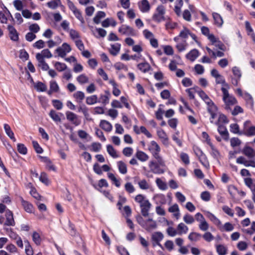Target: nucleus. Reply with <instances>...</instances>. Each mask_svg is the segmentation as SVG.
<instances>
[{
    "instance_id": "680f3d73",
    "label": "nucleus",
    "mask_w": 255,
    "mask_h": 255,
    "mask_svg": "<svg viewBox=\"0 0 255 255\" xmlns=\"http://www.w3.org/2000/svg\"><path fill=\"white\" fill-rule=\"evenodd\" d=\"M165 28L167 30H172L175 29L177 26V23L173 22L170 19H168L165 23Z\"/></svg>"
},
{
    "instance_id": "4c0bfd02",
    "label": "nucleus",
    "mask_w": 255,
    "mask_h": 255,
    "mask_svg": "<svg viewBox=\"0 0 255 255\" xmlns=\"http://www.w3.org/2000/svg\"><path fill=\"white\" fill-rule=\"evenodd\" d=\"M116 25V21L112 18H106L102 22V25L104 27H108L110 25L115 27Z\"/></svg>"
},
{
    "instance_id": "ddd939ff",
    "label": "nucleus",
    "mask_w": 255,
    "mask_h": 255,
    "mask_svg": "<svg viewBox=\"0 0 255 255\" xmlns=\"http://www.w3.org/2000/svg\"><path fill=\"white\" fill-rule=\"evenodd\" d=\"M238 164H243L246 167H252L255 168V161L253 160H247L244 156L239 157L236 160Z\"/></svg>"
},
{
    "instance_id": "393cba45",
    "label": "nucleus",
    "mask_w": 255,
    "mask_h": 255,
    "mask_svg": "<svg viewBox=\"0 0 255 255\" xmlns=\"http://www.w3.org/2000/svg\"><path fill=\"white\" fill-rule=\"evenodd\" d=\"M218 227L222 232H231L234 229V225L229 222H227L224 225H222L221 223L220 225Z\"/></svg>"
},
{
    "instance_id": "e2e57ef3",
    "label": "nucleus",
    "mask_w": 255,
    "mask_h": 255,
    "mask_svg": "<svg viewBox=\"0 0 255 255\" xmlns=\"http://www.w3.org/2000/svg\"><path fill=\"white\" fill-rule=\"evenodd\" d=\"M39 180L44 184L48 185L50 183L47 175L45 172H42L39 177Z\"/></svg>"
},
{
    "instance_id": "7ed1b4c3",
    "label": "nucleus",
    "mask_w": 255,
    "mask_h": 255,
    "mask_svg": "<svg viewBox=\"0 0 255 255\" xmlns=\"http://www.w3.org/2000/svg\"><path fill=\"white\" fill-rule=\"evenodd\" d=\"M134 200L135 202L139 204L142 215L144 217L148 216L149 211L151 207V204L149 200L145 196L141 194L136 195Z\"/></svg>"
},
{
    "instance_id": "3c124183",
    "label": "nucleus",
    "mask_w": 255,
    "mask_h": 255,
    "mask_svg": "<svg viewBox=\"0 0 255 255\" xmlns=\"http://www.w3.org/2000/svg\"><path fill=\"white\" fill-rule=\"evenodd\" d=\"M55 38L56 39L55 41H54L52 40H49L47 41V43L49 48L53 47L54 46L59 45L61 43L62 40L59 36L56 37Z\"/></svg>"
},
{
    "instance_id": "c756f323",
    "label": "nucleus",
    "mask_w": 255,
    "mask_h": 255,
    "mask_svg": "<svg viewBox=\"0 0 255 255\" xmlns=\"http://www.w3.org/2000/svg\"><path fill=\"white\" fill-rule=\"evenodd\" d=\"M21 204L24 209V210L29 213H32L34 211V207L33 205L29 203L28 202L24 200L23 199H21Z\"/></svg>"
},
{
    "instance_id": "5701e85b",
    "label": "nucleus",
    "mask_w": 255,
    "mask_h": 255,
    "mask_svg": "<svg viewBox=\"0 0 255 255\" xmlns=\"http://www.w3.org/2000/svg\"><path fill=\"white\" fill-rule=\"evenodd\" d=\"M212 16L214 20V24L218 27H222L224 23L222 17L216 12H213Z\"/></svg>"
},
{
    "instance_id": "b1692460",
    "label": "nucleus",
    "mask_w": 255,
    "mask_h": 255,
    "mask_svg": "<svg viewBox=\"0 0 255 255\" xmlns=\"http://www.w3.org/2000/svg\"><path fill=\"white\" fill-rule=\"evenodd\" d=\"M52 57V54L48 49H45L36 54V58L38 59L39 57L43 59L46 58H50Z\"/></svg>"
},
{
    "instance_id": "a18cd8bd",
    "label": "nucleus",
    "mask_w": 255,
    "mask_h": 255,
    "mask_svg": "<svg viewBox=\"0 0 255 255\" xmlns=\"http://www.w3.org/2000/svg\"><path fill=\"white\" fill-rule=\"evenodd\" d=\"M155 182L158 187L161 190H165L167 189L166 183L161 179L157 178L156 179Z\"/></svg>"
},
{
    "instance_id": "5fc2aeb1",
    "label": "nucleus",
    "mask_w": 255,
    "mask_h": 255,
    "mask_svg": "<svg viewBox=\"0 0 255 255\" xmlns=\"http://www.w3.org/2000/svg\"><path fill=\"white\" fill-rule=\"evenodd\" d=\"M54 66L55 69L59 72L63 71L67 69V66L65 63L59 62H55Z\"/></svg>"
},
{
    "instance_id": "052dcab7",
    "label": "nucleus",
    "mask_w": 255,
    "mask_h": 255,
    "mask_svg": "<svg viewBox=\"0 0 255 255\" xmlns=\"http://www.w3.org/2000/svg\"><path fill=\"white\" fill-rule=\"evenodd\" d=\"M70 38L74 41L80 39V36L79 33L74 29H71L69 31Z\"/></svg>"
},
{
    "instance_id": "9b49d317",
    "label": "nucleus",
    "mask_w": 255,
    "mask_h": 255,
    "mask_svg": "<svg viewBox=\"0 0 255 255\" xmlns=\"http://www.w3.org/2000/svg\"><path fill=\"white\" fill-rule=\"evenodd\" d=\"M142 228L146 231L150 232L156 229V222L152 218H148V219L145 220V223L144 224Z\"/></svg>"
},
{
    "instance_id": "13d9d810",
    "label": "nucleus",
    "mask_w": 255,
    "mask_h": 255,
    "mask_svg": "<svg viewBox=\"0 0 255 255\" xmlns=\"http://www.w3.org/2000/svg\"><path fill=\"white\" fill-rule=\"evenodd\" d=\"M215 119H214V123H212L213 124L218 125L220 123H228L226 117L223 114H220L219 115L217 121H215Z\"/></svg>"
},
{
    "instance_id": "79ce46f5",
    "label": "nucleus",
    "mask_w": 255,
    "mask_h": 255,
    "mask_svg": "<svg viewBox=\"0 0 255 255\" xmlns=\"http://www.w3.org/2000/svg\"><path fill=\"white\" fill-rule=\"evenodd\" d=\"M38 61V66L43 71H47L49 70V67L48 65L45 62L44 59L39 57L38 59H36Z\"/></svg>"
},
{
    "instance_id": "e433bc0d",
    "label": "nucleus",
    "mask_w": 255,
    "mask_h": 255,
    "mask_svg": "<svg viewBox=\"0 0 255 255\" xmlns=\"http://www.w3.org/2000/svg\"><path fill=\"white\" fill-rule=\"evenodd\" d=\"M117 164L119 172L122 174H126L128 172L127 164L123 161H118Z\"/></svg>"
},
{
    "instance_id": "603ef678",
    "label": "nucleus",
    "mask_w": 255,
    "mask_h": 255,
    "mask_svg": "<svg viewBox=\"0 0 255 255\" xmlns=\"http://www.w3.org/2000/svg\"><path fill=\"white\" fill-rule=\"evenodd\" d=\"M201 235L196 232H192L188 235V239L192 242H197L200 240Z\"/></svg>"
},
{
    "instance_id": "39448f33",
    "label": "nucleus",
    "mask_w": 255,
    "mask_h": 255,
    "mask_svg": "<svg viewBox=\"0 0 255 255\" xmlns=\"http://www.w3.org/2000/svg\"><path fill=\"white\" fill-rule=\"evenodd\" d=\"M203 34L207 37L208 39L212 42V44L219 48L221 50H224V44L213 34L210 33L209 29L206 26H202L201 28Z\"/></svg>"
},
{
    "instance_id": "4be33fe9",
    "label": "nucleus",
    "mask_w": 255,
    "mask_h": 255,
    "mask_svg": "<svg viewBox=\"0 0 255 255\" xmlns=\"http://www.w3.org/2000/svg\"><path fill=\"white\" fill-rule=\"evenodd\" d=\"M138 7L142 12H147L150 9V4L147 0H142L139 2Z\"/></svg>"
},
{
    "instance_id": "f704fd0d",
    "label": "nucleus",
    "mask_w": 255,
    "mask_h": 255,
    "mask_svg": "<svg viewBox=\"0 0 255 255\" xmlns=\"http://www.w3.org/2000/svg\"><path fill=\"white\" fill-rule=\"evenodd\" d=\"M121 45L119 43H116L111 45V48L109 49L110 53L114 55H117L120 52Z\"/></svg>"
},
{
    "instance_id": "9d476101",
    "label": "nucleus",
    "mask_w": 255,
    "mask_h": 255,
    "mask_svg": "<svg viewBox=\"0 0 255 255\" xmlns=\"http://www.w3.org/2000/svg\"><path fill=\"white\" fill-rule=\"evenodd\" d=\"M244 129L247 136L255 135V126L251 125L250 121H246L244 123Z\"/></svg>"
},
{
    "instance_id": "f257e3e1",
    "label": "nucleus",
    "mask_w": 255,
    "mask_h": 255,
    "mask_svg": "<svg viewBox=\"0 0 255 255\" xmlns=\"http://www.w3.org/2000/svg\"><path fill=\"white\" fill-rule=\"evenodd\" d=\"M197 93L200 97L206 104L208 112L211 115V118L210 119V122L211 123H214V119L217 117L218 114L217 106L203 91L199 90L197 91Z\"/></svg>"
},
{
    "instance_id": "864d4df0",
    "label": "nucleus",
    "mask_w": 255,
    "mask_h": 255,
    "mask_svg": "<svg viewBox=\"0 0 255 255\" xmlns=\"http://www.w3.org/2000/svg\"><path fill=\"white\" fill-rule=\"evenodd\" d=\"M217 252L219 255H225L227 253V248L222 245H219L216 246Z\"/></svg>"
},
{
    "instance_id": "58836bf2",
    "label": "nucleus",
    "mask_w": 255,
    "mask_h": 255,
    "mask_svg": "<svg viewBox=\"0 0 255 255\" xmlns=\"http://www.w3.org/2000/svg\"><path fill=\"white\" fill-rule=\"evenodd\" d=\"M206 215L207 217L217 227H218L219 225H220L221 222L212 213L209 212H207Z\"/></svg>"
},
{
    "instance_id": "c85d7f7f",
    "label": "nucleus",
    "mask_w": 255,
    "mask_h": 255,
    "mask_svg": "<svg viewBox=\"0 0 255 255\" xmlns=\"http://www.w3.org/2000/svg\"><path fill=\"white\" fill-rule=\"evenodd\" d=\"M100 127L104 130L110 132L112 130L113 126L112 124L106 121V120H101L100 124Z\"/></svg>"
},
{
    "instance_id": "f3484780",
    "label": "nucleus",
    "mask_w": 255,
    "mask_h": 255,
    "mask_svg": "<svg viewBox=\"0 0 255 255\" xmlns=\"http://www.w3.org/2000/svg\"><path fill=\"white\" fill-rule=\"evenodd\" d=\"M7 29L10 39L14 41H18V34L15 28L13 26L8 25Z\"/></svg>"
},
{
    "instance_id": "bf43d9fd",
    "label": "nucleus",
    "mask_w": 255,
    "mask_h": 255,
    "mask_svg": "<svg viewBox=\"0 0 255 255\" xmlns=\"http://www.w3.org/2000/svg\"><path fill=\"white\" fill-rule=\"evenodd\" d=\"M125 189L126 191L129 194L133 193L135 190V188L134 186L130 182H127L125 184Z\"/></svg>"
},
{
    "instance_id": "412c9836",
    "label": "nucleus",
    "mask_w": 255,
    "mask_h": 255,
    "mask_svg": "<svg viewBox=\"0 0 255 255\" xmlns=\"http://www.w3.org/2000/svg\"><path fill=\"white\" fill-rule=\"evenodd\" d=\"M6 222L5 225L7 226H14L15 224L14 220L13 217V214L11 211L8 210L5 213Z\"/></svg>"
},
{
    "instance_id": "69168bd1",
    "label": "nucleus",
    "mask_w": 255,
    "mask_h": 255,
    "mask_svg": "<svg viewBox=\"0 0 255 255\" xmlns=\"http://www.w3.org/2000/svg\"><path fill=\"white\" fill-rule=\"evenodd\" d=\"M98 97L96 95H92L86 98V103L88 105H92L97 102Z\"/></svg>"
},
{
    "instance_id": "49530a36",
    "label": "nucleus",
    "mask_w": 255,
    "mask_h": 255,
    "mask_svg": "<svg viewBox=\"0 0 255 255\" xmlns=\"http://www.w3.org/2000/svg\"><path fill=\"white\" fill-rule=\"evenodd\" d=\"M78 135L80 138L82 139L86 140L87 141H89L91 139V137L89 135V134L86 131L83 130H78Z\"/></svg>"
},
{
    "instance_id": "72a5a7b5",
    "label": "nucleus",
    "mask_w": 255,
    "mask_h": 255,
    "mask_svg": "<svg viewBox=\"0 0 255 255\" xmlns=\"http://www.w3.org/2000/svg\"><path fill=\"white\" fill-rule=\"evenodd\" d=\"M183 4L182 0H176L175 1V5L174 6V12L178 16L181 15V8Z\"/></svg>"
},
{
    "instance_id": "37998d69",
    "label": "nucleus",
    "mask_w": 255,
    "mask_h": 255,
    "mask_svg": "<svg viewBox=\"0 0 255 255\" xmlns=\"http://www.w3.org/2000/svg\"><path fill=\"white\" fill-rule=\"evenodd\" d=\"M73 97L77 102L81 103L85 98V94L83 92L79 91L74 93Z\"/></svg>"
},
{
    "instance_id": "c03bdc74",
    "label": "nucleus",
    "mask_w": 255,
    "mask_h": 255,
    "mask_svg": "<svg viewBox=\"0 0 255 255\" xmlns=\"http://www.w3.org/2000/svg\"><path fill=\"white\" fill-rule=\"evenodd\" d=\"M59 115L62 116V114H58L54 110H51L49 113V116L51 117V118L56 122H61V118Z\"/></svg>"
},
{
    "instance_id": "4d7b16f0",
    "label": "nucleus",
    "mask_w": 255,
    "mask_h": 255,
    "mask_svg": "<svg viewBox=\"0 0 255 255\" xmlns=\"http://www.w3.org/2000/svg\"><path fill=\"white\" fill-rule=\"evenodd\" d=\"M108 177L117 187H119L121 186L120 181L116 177L114 174L108 173Z\"/></svg>"
},
{
    "instance_id": "0e129e2a",
    "label": "nucleus",
    "mask_w": 255,
    "mask_h": 255,
    "mask_svg": "<svg viewBox=\"0 0 255 255\" xmlns=\"http://www.w3.org/2000/svg\"><path fill=\"white\" fill-rule=\"evenodd\" d=\"M114 67L116 70H123L125 71H128V67L127 65L121 62H117L114 65Z\"/></svg>"
},
{
    "instance_id": "1a4fd4ad",
    "label": "nucleus",
    "mask_w": 255,
    "mask_h": 255,
    "mask_svg": "<svg viewBox=\"0 0 255 255\" xmlns=\"http://www.w3.org/2000/svg\"><path fill=\"white\" fill-rule=\"evenodd\" d=\"M71 51V46L67 43H64L61 46L58 47L55 50V52L58 54V56L62 58L64 57Z\"/></svg>"
},
{
    "instance_id": "cd10ccee",
    "label": "nucleus",
    "mask_w": 255,
    "mask_h": 255,
    "mask_svg": "<svg viewBox=\"0 0 255 255\" xmlns=\"http://www.w3.org/2000/svg\"><path fill=\"white\" fill-rule=\"evenodd\" d=\"M199 56V52L197 49H193L191 50L186 55V57L190 61H194Z\"/></svg>"
},
{
    "instance_id": "7c9ffc66",
    "label": "nucleus",
    "mask_w": 255,
    "mask_h": 255,
    "mask_svg": "<svg viewBox=\"0 0 255 255\" xmlns=\"http://www.w3.org/2000/svg\"><path fill=\"white\" fill-rule=\"evenodd\" d=\"M177 230L178 231V235H182L183 234H186L188 230V227L183 223H179L177 227Z\"/></svg>"
},
{
    "instance_id": "a211bd4d",
    "label": "nucleus",
    "mask_w": 255,
    "mask_h": 255,
    "mask_svg": "<svg viewBox=\"0 0 255 255\" xmlns=\"http://www.w3.org/2000/svg\"><path fill=\"white\" fill-rule=\"evenodd\" d=\"M242 152L249 158H253L255 157V150L250 146H245L242 150Z\"/></svg>"
},
{
    "instance_id": "20e7f679",
    "label": "nucleus",
    "mask_w": 255,
    "mask_h": 255,
    "mask_svg": "<svg viewBox=\"0 0 255 255\" xmlns=\"http://www.w3.org/2000/svg\"><path fill=\"white\" fill-rule=\"evenodd\" d=\"M223 93V101L224 107L227 111H231V107L237 103V100L233 96L231 95L226 88H221Z\"/></svg>"
},
{
    "instance_id": "f8f14e48",
    "label": "nucleus",
    "mask_w": 255,
    "mask_h": 255,
    "mask_svg": "<svg viewBox=\"0 0 255 255\" xmlns=\"http://www.w3.org/2000/svg\"><path fill=\"white\" fill-rule=\"evenodd\" d=\"M232 72L234 78L232 80V84L235 86H237L242 76V73L239 68L235 66L232 68Z\"/></svg>"
},
{
    "instance_id": "0eeeda50",
    "label": "nucleus",
    "mask_w": 255,
    "mask_h": 255,
    "mask_svg": "<svg viewBox=\"0 0 255 255\" xmlns=\"http://www.w3.org/2000/svg\"><path fill=\"white\" fill-rule=\"evenodd\" d=\"M67 5L69 9L73 12L76 17L83 24L85 22L84 19L82 15L80 10L77 8L74 3L70 0H67Z\"/></svg>"
},
{
    "instance_id": "423d86ee",
    "label": "nucleus",
    "mask_w": 255,
    "mask_h": 255,
    "mask_svg": "<svg viewBox=\"0 0 255 255\" xmlns=\"http://www.w3.org/2000/svg\"><path fill=\"white\" fill-rule=\"evenodd\" d=\"M165 9L163 5H159L156 8L155 13L152 16V20L156 22H160L165 20Z\"/></svg>"
},
{
    "instance_id": "774afa93",
    "label": "nucleus",
    "mask_w": 255,
    "mask_h": 255,
    "mask_svg": "<svg viewBox=\"0 0 255 255\" xmlns=\"http://www.w3.org/2000/svg\"><path fill=\"white\" fill-rule=\"evenodd\" d=\"M123 154L126 157H130L133 152V149L130 147H126L123 149Z\"/></svg>"
},
{
    "instance_id": "bb28decb",
    "label": "nucleus",
    "mask_w": 255,
    "mask_h": 255,
    "mask_svg": "<svg viewBox=\"0 0 255 255\" xmlns=\"http://www.w3.org/2000/svg\"><path fill=\"white\" fill-rule=\"evenodd\" d=\"M137 183L141 190H146L149 189L151 187L149 183L145 179L138 180Z\"/></svg>"
},
{
    "instance_id": "2f4dec72",
    "label": "nucleus",
    "mask_w": 255,
    "mask_h": 255,
    "mask_svg": "<svg viewBox=\"0 0 255 255\" xmlns=\"http://www.w3.org/2000/svg\"><path fill=\"white\" fill-rule=\"evenodd\" d=\"M137 67L143 73L148 72L151 68L150 65L146 62L139 63L137 64Z\"/></svg>"
},
{
    "instance_id": "aec40b11",
    "label": "nucleus",
    "mask_w": 255,
    "mask_h": 255,
    "mask_svg": "<svg viewBox=\"0 0 255 255\" xmlns=\"http://www.w3.org/2000/svg\"><path fill=\"white\" fill-rule=\"evenodd\" d=\"M135 156L138 160L142 162L147 161L149 159L147 154L139 150H136Z\"/></svg>"
},
{
    "instance_id": "a878e982",
    "label": "nucleus",
    "mask_w": 255,
    "mask_h": 255,
    "mask_svg": "<svg viewBox=\"0 0 255 255\" xmlns=\"http://www.w3.org/2000/svg\"><path fill=\"white\" fill-rule=\"evenodd\" d=\"M40 158L42 162L45 163L46 168L49 170L55 171L56 168L52 164L51 161L46 157L40 156Z\"/></svg>"
},
{
    "instance_id": "2eb2a0df",
    "label": "nucleus",
    "mask_w": 255,
    "mask_h": 255,
    "mask_svg": "<svg viewBox=\"0 0 255 255\" xmlns=\"http://www.w3.org/2000/svg\"><path fill=\"white\" fill-rule=\"evenodd\" d=\"M163 234L159 232L154 233L151 237L152 241H154L156 243V245L160 247L161 249H162L163 247L160 242L163 240Z\"/></svg>"
},
{
    "instance_id": "338daca9",
    "label": "nucleus",
    "mask_w": 255,
    "mask_h": 255,
    "mask_svg": "<svg viewBox=\"0 0 255 255\" xmlns=\"http://www.w3.org/2000/svg\"><path fill=\"white\" fill-rule=\"evenodd\" d=\"M183 221L187 224H191L194 222L195 219L192 216L186 214L183 217Z\"/></svg>"
},
{
    "instance_id": "c9c22d12",
    "label": "nucleus",
    "mask_w": 255,
    "mask_h": 255,
    "mask_svg": "<svg viewBox=\"0 0 255 255\" xmlns=\"http://www.w3.org/2000/svg\"><path fill=\"white\" fill-rule=\"evenodd\" d=\"M107 151L110 156L114 158H117L119 157V155L118 153L114 147L111 144L107 145Z\"/></svg>"
},
{
    "instance_id": "4468645a",
    "label": "nucleus",
    "mask_w": 255,
    "mask_h": 255,
    "mask_svg": "<svg viewBox=\"0 0 255 255\" xmlns=\"http://www.w3.org/2000/svg\"><path fill=\"white\" fill-rule=\"evenodd\" d=\"M66 116L67 119L75 126H78L80 124V121L78 119V116L74 113L67 111Z\"/></svg>"
},
{
    "instance_id": "8fccbe9b",
    "label": "nucleus",
    "mask_w": 255,
    "mask_h": 255,
    "mask_svg": "<svg viewBox=\"0 0 255 255\" xmlns=\"http://www.w3.org/2000/svg\"><path fill=\"white\" fill-rule=\"evenodd\" d=\"M244 180L245 184L251 189L252 191L255 190V181L251 178H246Z\"/></svg>"
},
{
    "instance_id": "473e14b6",
    "label": "nucleus",
    "mask_w": 255,
    "mask_h": 255,
    "mask_svg": "<svg viewBox=\"0 0 255 255\" xmlns=\"http://www.w3.org/2000/svg\"><path fill=\"white\" fill-rule=\"evenodd\" d=\"M76 80L80 85H84L89 83V78L85 74H82L77 77Z\"/></svg>"
},
{
    "instance_id": "6e6552de",
    "label": "nucleus",
    "mask_w": 255,
    "mask_h": 255,
    "mask_svg": "<svg viewBox=\"0 0 255 255\" xmlns=\"http://www.w3.org/2000/svg\"><path fill=\"white\" fill-rule=\"evenodd\" d=\"M118 31L122 35L134 36L136 35L135 31L129 25L123 24L118 29Z\"/></svg>"
},
{
    "instance_id": "de8ad7c7",
    "label": "nucleus",
    "mask_w": 255,
    "mask_h": 255,
    "mask_svg": "<svg viewBox=\"0 0 255 255\" xmlns=\"http://www.w3.org/2000/svg\"><path fill=\"white\" fill-rule=\"evenodd\" d=\"M105 16L106 14L104 11H98L94 17L93 21L95 23L98 24L100 22L101 19L105 17Z\"/></svg>"
},
{
    "instance_id": "a19ab883",
    "label": "nucleus",
    "mask_w": 255,
    "mask_h": 255,
    "mask_svg": "<svg viewBox=\"0 0 255 255\" xmlns=\"http://www.w3.org/2000/svg\"><path fill=\"white\" fill-rule=\"evenodd\" d=\"M215 79L217 84L222 85V87L221 88H226V89H229V85L226 83L225 79L222 75H220L219 76L215 78Z\"/></svg>"
},
{
    "instance_id": "6ab92c4d",
    "label": "nucleus",
    "mask_w": 255,
    "mask_h": 255,
    "mask_svg": "<svg viewBox=\"0 0 255 255\" xmlns=\"http://www.w3.org/2000/svg\"><path fill=\"white\" fill-rule=\"evenodd\" d=\"M157 134L162 143L164 145H167L168 144V138L165 132L163 129H159L157 131Z\"/></svg>"
},
{
    "instance_id": "6e6d98bb",
    "label": "nucleus",
    "mask_w": 255,
    "mask_h": 255,
    "mask_svg": "<svg viewBox=\"0 0 255 255\" xmlns=\"http://www.w3.org/2000/svg\"><path fill=\"white\" fill-rule=\"evenodd\" d=\"M189 35H191L193 38L195 37L194 35H192L190 33L189 30L187 28H184V29L180 31L179 37L182 38H187Z\"/></svg>"
},
{
    "instance_id": "09e8293b",
    "label": "nucleus",
    "mask_w": 255,
    "mask_h": 255,
    "mask_svg": "<svg viewBox=\"0 0 255 255\" xmlns=\"http://www.w3.org/2000/svg\"><path fill=\"white\" fill-rule=\"evenodd\" d=\"M32 237V240L34 243L36 245H40L41 242L40 234L36 232H33Z\"/></svg>"
},
{
    "instance_id": "ea45409f",
    "label": "nucleus",
    "mask_w": 255,
    "mask_h": 255,
    "mask_svg": "<svg viewBox=\"0 0 255 255\" xmlns=\"http://www.w3.org/2000/svg\"><path fill=\"white\" fill-rule=\"evenodd\" d=\"M4 129L7 135L15 142L16 141V139L14 137V133L11 130L10 126L8 125L5 124L4 125Z\"/></svg>"
},
{
    "instance_id": "f03ea898",
    "label": "nucleus",
    "mask_w": 255,
    "mask_h": 255,
    "mask_svg": "<svg viewBox=\"0 0 255 255\" xmlns=\"http://www.w3.org/2000/svg\"><path fill=\"white\" fill-rule=\"evenodd\" d=\"M148 150L151 153L152 157L156 160L159 166H164L165 161L160 154L161 148L158 144L155 141L152 140L148 144Z\"/></svg>"
},
{
    "instance_id": "dca6fc26",
    "label": "nucleus",
    "mask_w": 255,
    "mask_h": 255,
    "mask_svg": "<svg viewBox=\"0 0 255 255\" xmlns=\"http://www.w3.org/2000/svg\"><path fill=\"white\" fill-rule=\"evenodd\" d=\"M168 211L169 212L172 213L173 216L177 220H178L180 217V210L178 205L177 204H174L170 206Z\"/></svg>"
}]
</instances>
